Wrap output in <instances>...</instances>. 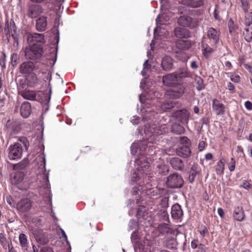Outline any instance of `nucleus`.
Here are the masks:
<instances>
[{
    "label": "nucleus",
    "instance_id": "nucleus-60",
    "mask_svg": "<svg viewBox=\"0 0 252 252\" xmlns=\"http://www.w3.org/2000/svg\"><path fill=\"white\" fill-rule=\"evenodd\" d=\"M206 147V143L204 141H201L199 143L198 149L200 151H202Z\"/></svg>",
    "mask_w": 252,
    "mask_h": 252
},
{
    "label": "nucleus",
    "instance_id": "nucleus-51",
    "mask_svg": "<svg viewBox=\"0 0 252 252\" xmlns=\"http://www.w3.org/2000/svg\"><path fill=\"white\" fill-rule=\"evenodd\" d=\"M4 32L6 35H10V23H9L8 20H6L5 23V26L4 28Z\"/></svg>",
    "mask_w": 252,
    "mask_h": 252
},
{
    "label": "nucleus",
    "instance_id": "nucleus-25",
    "mask_svg": "<svg viewBox=\"0 0 252 252\" xmlns=\"http://www.w3.org/2000/svg\"><path fill=\"white\" fill-rule=\"evenodd\" d=\"M47 18L44 16H41L36 20V28L39 32L44 31L47 27Z\"/></svg>",
    "mask_w": 252,
    "mask_h": 252
},
{
    "label": "nucleus",
    "instance_id": "nucleus-14",
    "mask_svg": "<svg viewBox=\"0 0 252 252\" xmlns=\"http://www.w3.org/2000/svg\"><path fill=\"white\" fill-rule=\"evenodd\" d=\"M35 67L33 62L28 61L23 63L20 66L19 71L23 74H30L32 73Z\"/></svg>",
    "mask_w": 252,
    "mask_h": 252
},
{
    "label": "nucleus",
    "instance_id": "nucleus-53",
    "mask_svg": "<svg viewBox=\"0 0 252 252\" xmlns=\"http://www.w3.org/2000/svg\"><path fill=\"white\" fill-rule=\"evenodd\" d=\"M168 197H164L161 200V205L162 207L167 208L168 206Z\"/></svg>",
    "mask_w": 252,
    "mask_h": 252
},
{
    "label": "nucleus",
    "instance_id": "nucleus-58",
    "mask_svg": "<svg viewBox=\"0 0 252 252\" xmlns=\"http://www.w3.org/2000/svg\"><path fill=\"white\" fill-rule=\"evenodd\" d=\"M130 121L133 125L137 124L139 121V118L136 116H134L131 118Z\"/></svg>",
    "mask_w": 252,
    "mask_h": 252
},
{
    "label": "nucleus",
    "instance_id": "nucleus-62",
    "mask_svg": "<svg viewBox=\"0 0 252 252\" xmlns=\"http://www.w3.org/2000/svg\"><path fill=\"white\" fill-rule=\"evenodd\" d=\"M218 213L220 217L221 218H222L224 215L223 210L221 208H219L218 209Z\"/></svg>",
    "mask_w": 252,
    "mask_h": 252
},
{
    "label": "nucleus",
    "instance_id": "nucleus-63",
    "mask_svg": "<svg viewBox=\"0 0 252 252\" xmlns=\"http://www.w3.org/2000/svg\"><path fill=\"white\" fill-rule=\"evenodd\" d=\"M140 191V189L137 188L135 187L133 189L132 194L133 195H139V192Z\"/></svg>",
    "mask_w": 252,
    "mask_h": 252
},
{
    "label": "nucleus",
    "instance_id": "nucleus-59",
    "mask_svg": "<svg viewBox=\"0 0 252 252\" xmlns=\"http://www.w3.org/2000/svg\"><path fill=\"white\" fill-rule=\"evenodd\" d=\"M245 106L246 108L249 111L252 110V103L250 101L248 100L245 102Z\"/></svg>",
    "mask_w": 252,
    "mask_h": 252
},
{
    "label": "nucleus",
    "instance_id": "nucleus-1",
    "mask_svg": "<svg viewBox=\"0 0 252 252\" xmlns=\"http://www.w3.org/2000/svg\"><path fill=\"white\" fill-rule=\"evenodd\" d=\"M168 130L167 126L163 125L157 126L155 124L148 123L145 125L144 132L145 137L143 140L134 142L131 146V153L133 156H139L146 152H149L150 148L157 144L158 136L165 133Z\"/></svg>",
    "mask_w": 252,
    "mask_h": 252
},
{
    "label": "nucleus",
    "instance_id": "nucleus-34",
    "mask_svg": "<svg viewBox=\"0 0 252 252\" xmlns=\"http://www.w3.org/2000/svg\"><path fill=\"white\" fill-rule=\"evenodd\" d=\"M172 131L176 134H183L185 131L184 127L181 125L174 123L171 126Z\"/></svg>",
    "mask_w": 252,
    "mask_h": 252
},
{
    "label": "nucleus",
    "instance_id": "nucleus-4",
    "mask_svg": "<svg viewBox=\"0 0 252 252\" xmlns=\"http://www.w3.org/2000/svg\"><path fill=\"white\" fill-rule=\"evenodd\" d=\"M187 76V74L183 71L176 72L168 74L162 78V82L164 85L169 87H174L180 84L181 79Z\"/></svg>",
    "mask_w": 252,
    "mask_h": 252
},
{
    "label": "nucleus",
    "instance_id": "nucleus-15",
    "mask_svg": "<svg viewBox=\"0 0 252 252\" xmlns=\"http://www.w3.org/2000/svg\"><path fill=\"white\" fill-rule=\"evenodd\" d=\"M220 32L213 28H210L207 31V37L214 44H217L219 40Z\"/></svg>",
    "mask_w": 252,
    "mask_h": 252
},
{
    "label": "nucleus",
    "instance_id": "nucleus-2",
    "mask_svg": "<svg viewBox=\"0 0 252 252\" xmlns=\"http://www.w3.org/2000/svg\"><path fill=\"white\" fill-rule=\"evenodd\" d=\"M139 100L142 103V108L141 109L142 113V121L144 122L147 121L149 123L150 120L152 121L153 118H155L158 113H162L174 107V103L173 101L169 100L165 103H162L160 105L155 104L156 102L160 103L158 98L156 99L150 95L147 96L144 99L143 94L139 95ZM152 124L151 122H150Z\"/></svg>",
    "mask_w": 252,
    "mask_h": 252
},
{
    "label": "nucleus",
    "instance_id": "nucleus-11",
    "mask_svg": "<svg viewBox=\"0 0 252 252\" xmlns=\"http://www.w3.org/2000/svg\"><path fill=\"white\" fill-rule=\"evenodd\" d=\"M178 24L182 26L194 28L197 25V21L191 17L188 16H180L178 21Z\"/></svg>",
    "mask_w": 252,
    "mask_h": 252
},
{
    "label": "nucleus",
    "instance_id": "nucleus-40",
    "mask_svg": "<svg viewBox=\"0 0 252 252\" xmlns=\"http://www.w3.org/2000/svg\"><path fill=\"white\" fill-rule=\"evenodd\" d=\"M177 243L174 238H170L166 241V247L169 249L173 250L176 248Z\"/></svg>",
    "mask_w": 252,
    "mask_h": 252
},
{
    "label": "nucleus",
    "instance_id": "nucleus-27",
    "mask_svg": "<svg viewBox=\"0 0 252 252\" xmlns=\"http://www.w3.org/2000/svg\"><path fill=\"white\" fill-rule=\"evenodd\" d=\"M6 127L9 131L13 132L14 133H18L21 130L20 125L16 122H11L9 120L6 123Z\"/></svg>",
    "mask_w": 252,
    "mask_h": 252
},
{
    "label": "nucleus",
    "instance_id": "nucleus-10",
    "mask_svg": "<svg viewBox=\"0 0 252 252\" xmlns=\"http://www.w3.org/2000/svg\"><path fill=\"white\" fill-rule=\"evenodd\" d=\"M25 174L22 171L16 172L14 173V175L12 178V182L14 183L17 187L21 189L24 190L26 189L27 187L22 186V185L24 184L23 180L24 179Z\"/></svg>",
    "mask_w": 252,
    "mask_h": 252
},
{
    "label": "nucleus",
    "instance_id": "nucleus-36",
    "mask_svg": "<svg viewBox=\"0 0 252 252\" xmlns=\"http://www.w3.org/2000/svg\"><path fill=\"white\" fill-rule=\"evenodd\" d=\"M224 158L220 159L218 162V164L216 168V171L217 174L221 175L223 173L224 169Z\"/></svg>",
    "mask_w": 252,
    "mask_h": 252
},
{
    "label": "nucleus",
    "instance_id": "nucleus-23",
    "mask_svg": "<svg viewBox=\"0 0 252 252\" xmlns=\"http://www.w3.org/2000/svg\"><path fill=\"white\" fill-rule=\"evenodd\" d=\"M32 112L31 105L29 102H24L21 106L20 113L21 116L25 118L28 117Z\"/></svg>",
    "mask_w": 252,
    "mask_h": 252
},
{
    "label": "nucleus",
    "instance_id": "nucleus-9",
    "mask_svg": "<svg viewBox=\"0 0 252 252\" xmlns=\"http://www.w3.org/2000/svg\"><path fill=\"white\" fill-rule=\"evenodd\" d=\"M27 40L31 46H36V44L44 43V35L41 33H31L28 35Z\"/></svg>",
    "mask_w": 252,
    "mask_h": 252
},
{
    "label": "nucleus",
    "instance_id": "nucleus-44",
    "mask_svg": "<svg viewBox=\"0 0 252 252\" xmlns=\"http://www.w3.org/2000/svg\"><path fill=\"white\" fill-rule=\"evenodd\" d=\"M228 26L229 28V31L230 33H232L237 29V27L234 25V21L232 19H229L228 21Z\"/></svg>",
    "mask_w": 252,
    "mask_h": 252
},
{
    "label": "nucleus",
    "instance_id": "nucleus-3",
    "mask_svg": "<svg viewBox=\"0 0 252 252\" xmlns=\"http://www.w3.org/2000/svg\"><path fill=\"white\" fill-rule=\"evenodd\" d=\"M170 2V0H160V9L162 13L159 14L156 19L157 27L154 29L155 39L158 38V36L160 39H164L167 37L168 32L166 31H164V30L162 31L160 26L168 23L170 18L169 15L166 14H168L166 12V11H169Z\"/></svg>",
    "mask_w": 252,
    "mask_h": 252
},
{
    "label": "nucleus",
    "instance_id": "nucleus-28",
    "mask_svg": "<svg viewBox=\"0 0 252 252\" xmlns=\"http://www.w3.org/2000/svg\"><path fill=\"white\" fill-rule=\"evenodd\" d=\"M27 81L30 87H35L38 84L39 79L35 73H31L28 76Z\"/></svg>",
    "mask_w": 252,
    "mask_h": 252
},
{
    "label": "nucleus",
    "instance_id": "nucleus-30",
    "mask_svg": "<svg viewBox=\"0 0 252 252\" xmlns=\"http://www.w3.org/2000/svg\"><path fill=\"white\" fill-rule=\"evenodd\" d=\"M142 159H144V158H135L134 163L138 165L136 167V169L137 170L145 172L147 171V169H148V163L147 162H145L143 163H141V164H140L142 161Z\"/></svg>",
    "mask_w": 252,
    "mask_h": 252
},
{
    "label": "nucleus",
    "instance_id": "nucleus-54",
    "mask_svg": "<svg viewBox=\"0 0 252 252\" xmlns=\"http://www.w3.org/2000/svg\"><path fill=\"white\" fill-rule=\"evenodd\" d=\"M16 26L13 21H10V34L14 36V34L16 33Z\"/></svg>",
    "mask_w": 252,
    "mask_h": 252
},
{
    "label": "nucleus",
    "instance_id": "nucleus-57",
    "mask_svg": "<svg viewBox=\"0 0 252 252\" xmlns=\"http://www.w3.org/2000/svg\"><path fill=\"white\" fill-rule=\"evenodd\" d=\"M224 66L226 70H230L232 68V65L229 61H226L224 63Z\"/></svg>",
    "mask_w": 252,
    "mask_h": 252
},
{
    "label": "nucleus",
    "instance_id": "nucleus-17",
    "mask_svg": "<svg viewBox=\"0 0 252 252\" xmlns=\"http://www.w3.org/2000/svg\"><path fill=\"white\" fill-rule=\"evenodd\" d=\"M189 113L186 110H181L175 113V117L178 121L182 124H187L189 121Z\"/></svg>",
    "mask_w": 252,
    "mask_h": 252
},
{
    "label": "nucleus",
    "instance_id": "nucleus-50",
    "mask_svg": "<svg viewBox=\"0 0 252 252\" xmlns=\"http://www.w3.org/2000/svg\"><path fill=\"white\" fill-rule=\"evenodd\" d=\"M240 187L243 188L244 189L250 190L252 189V185L250 184L248 181L244 180L243 182L242 185L240 186Z\"/></svg>",
    "mask_w": 252,
    "mask_h": 252
},
{
    "label": "nucleus",
    "instance_id": "nucleus-47",
    "mask_svg": "<svg viewBox=\"0 0 252 252\" xmlns=\"http://www.w3.org/2000/svg\"><path fill=\"white\" fill-rule=\"evenodd\" d=\"M19 60V57L17 54L13 53L11 56V64L13 66H15L17 65V61Z\"/></svg>",
    "mask_w": 252,
    "mask_h": 252
},
{
    "label": "nucleus",
    "instance_id": "nucleus-13",
    "mask_svg": "<svg viewBox=\"0 0 252 252\" xmlns=\"http://www.w3.org/2000/svg\"><path fill=\"white\" fill-rule=\"evenodd\" d=\"M32 207V203L28 198L21 199L17 204V209L22 213L29 211Z\"/></svg>",
    "mask_w": 252,
    "mask_h": 252
},
{
    "label": "nucleus",
    "instance_id": "nucleus-12",
    "mask_svg": "<svg viewBox=\"0 0 252 252\" xmlns=\"http://www.w3.org/2000/svg\"><path fill=\"white\" fill-rule=\"evenodd\" d=\"M9 158L14 157L15 158H21L22 155L23 148L21 145L17 143L9 147Z\"/></svg>",
    "mask_w": 252,
    "mask_h": 252
},
{
    "label": "nucleus",
    "instance_id": "nucleus-35",
    "mask_svg": "<svg viewBox=\"0 0 252 252\" xmlns=\"http://www.w3.org/2000/svg\"><path fill=\"white\" fill-rule=\"evenodd\" d=\"M29 162L28 158H24L22 161L19 162L18 163L13 164V169H22L27 166Z\"/></svg>",
    "mask_w": 252,
    "mask_h": 252
},
{
    "label": "nucleus",
    "instance_id": "nucleus-37",
    "mask_svg": "<svg viewBox=\"0 0 252 252\" xmlns=\"http://www.w3.org/2000/svg\"><path fill=\"white\" fill-rule=\"evenodd\" d=\"M197 173V167L195 165H193L190 170L189 177V180L190 183H192L194 182Z\"/></svg>",
    "mask_w": 252,
    "mask_h": 252
},
{
    "label": "nucleus",
    "instance_id": "nucleus-20",
    "mask_svg": "<svg viewBox=\"0 0 252 252\" xmlns=\"http://www.w3.org/2000/svg\"><path fill=\"white\" fill-rule=\"evenodd\" d=\"M183 215L181 206L178 203L173 205L171 208V216L174 219H179Z\"/></svg>",
    "mask_w": 252,
    "mask_h": 252
},
{
    "label": "nucleus",
    "instance_id": "nucleus-41",
    "mask_svg": "<svg viewBox=\"0 0 252 252\" xmlns=\"http://www.w3.org/2000/svg\"><path fill=\"white\" fill-rule=\"evenodd\" d=\"M236 2L241 4V7L244 12L249 10L250 7L249 0H236Z\"/></svg>",
    "mask_w": 252,
    "mask_h": 252
},
{
    "label": "nucleus",
    "instance_id": "nucleus-7",
    "mask_svg": "<svg viewBox=\"0 0 252 252\" xmlns=\"http://www.w3.org/2000/svg\"><path fill=\"white\" fill-rule=\"evenodd\" d=\"M172 87V88L167 90L165 93V95L169 98L176 99L179 98L184 93L185 88L182 85Z\"/></svg>",
    "mask_w": 252,
    "mask_h": 252
},
{
    "label": "nucleus",
    "instance_id": "nucleus-8",
    "mask_svg": "<svg viewBox=\"0 0 252 252\" xmlns=\"http://www.w3.org/2000/svg\"><path fill=\"white\" fill-rule=\"evenodd\" d=\"M42 53V48L39 45L37 46H31L25 50V56L27 58L35 60L39 58Z\"/></svg>",
    "mask_w": 252,
    "mask_h": 252
},
{
    "label": "nucleus",
    "instance_id": "nucleus-64",
    "mask_svg": "<svg viewBox=\"0 0 252 252\" xmlns=\"http://www.w3.org/2000/svg\"><path fill=\"white\" fill-rule=\"evenodd\" d=\"M197 252H206L205 247L204 246L201 245L199 246Z\"/></svg>",
    "mask_w": 252,
    "mask_h": 252
},
{
    "label": "nucleus",
    "instance_id": "nucleus-56",
    "mask_svg": "<svg viewBox=\"0 0 252 252\" xmlns=\"http://www.w3.org/2000/svg\"><path fill=\"white\" fill-rule=\"evenodd\" d=\"M180 143L182 144H188L189 140L187 137H181L179 139Z\"/></svg>",
    "mask_w": 252,
    "mask_h": 252
},
{
    "label": "nucleus",
    "instance_id": "nucleus-61",
    "mask_svg": "<svg viewBox=\"0 0 252 252\" xmlns=\"http://www.w3.org/2000/svg\"><path fill=\"white\" fill-rule=\"evenodd\" d=\"M208 231V230L206 226H204L203 227V229L199 230V233L201 235V236L204 237L205 236L206 233H207Z\"/></svg>",
    "mask_w": 252,
    "mask_h": 252
},
{
    "label": "nucleus",
    "instance_id": "nucleus-55",
    "mask_svg": "<svg viewBox=\"0 0 252 252\" xmlns=\"http://www.w3.org/2000/svg\"><path fill=\"white\" fill-rule=\"evenodd\" d=\"M6 200L7 203L12 207H14L13 200L10 195H7L6 197Z\"/></svg>",
    "mask_w": 252,
    "mask_h": 252
},
{
    "label": "nucleus",
    "instance_id": "nucleus-33",
    "mask_svg": "<svg viewBox=\"0 0 252 252\" xmlns=\"http://www.w3.org/2000/svg\"><path fill=\"white\" fill-rule=\"evenodd\" d=\"M20 245L22 248L27 249L29 246V243L27 236L24 233H21L19 236Z\"/></svg>",
    "mask_w": 252,
    "mask_h": 252
},
{
    "label": "nucleus",
    "instance_id": "nucleus-32",
    "mask_svg": "<svg viewBox=\"0 0 252 252\" xmlns=\"http://www.w3.org/2000/svg\"><path fill=\"white\" fill-rule=\"evenodd\" d=\"M176 47L181 50L188 49L190 46V43L188 40H178L176 42Z\"/></svg>",
    "mask_w": 252,
    "mask_h": 252
},
{
    "label": "nucleus",
    "instance_id": "nucleus-38",
    "mask_svg": "<svg viewBox=\"0 0 252 252\" xmlns=\"http://www.w3.org/2000/svg\"><path fill=\"white\" fill-rule=\"evenodd\" d=\"M35 238L37 242L40 244L45 245L48 242L47 237L43 234H39Z\"/></svg>",
    "mask_w": 252,
    "mask_h": 252
},
{
    "label": "nucleus",
    "instance_id": "nucleus-16",
    "mask_svg": "<svg viewBox=\"0 0 252 252\" xmlns=\"http://www.w3.org/2000/svg\"><path fill=\"white\" fill-rule=\"evenodd\" d=\"M212 108L218 115H223L225 112L224 105L217 99H214L213 100Z\"/></svg>",
    "mask_w": 252,
    "mask_h": 252
},
{
    "label": "nucleus",
    "instance_id": "nucleus-48",
    "mask_svg": "<svg viewBox=\"0 0 252 252\" xmlns=\"http://www.w3.org/2000/svg\"><path fill=\"white\" fill-rule=\"evenodd\" d=\"M236 161L234 158H231L230 161L228 162V166L231 172L233 171L235 168Z\"/></svg>",
    "mask_w": 252,
    "mask_h": 252
},
{
    "label": "nucleus",
    "instance_id": "nucleus-22",
    "mask_svg": "<svg viewBox=\"0 0 252 252\" xmlns=\"http://www.w3.org/2000/svg\"><path fill=\"white\" fill-rule=\"evenodd\" d=\"M174 34L178 38H186L190 36L189 32L183 28L177 27L174 30Z\"/></svg>",
    "mask_w": 252,
    "mask_h": 252
},
{
    "label": "nucleus",
    "instance_id": "nucleus-24",
    "mask_svg": "<svg viewBox=\"0 0 252 252\" xmlns=\"http://www.w3.org/2000/svg\"><path fill=\"white\" fill-rule=\"evenodd\" d=\"M42 12V9L40 5L37 4L32 5L29 9L28 15L33 18L36 17Z\"/></svg>",
    "mask_w": 252,
    "mask_h": 252
},
{
    "label": "nucleus",
    "instance_id": "nucleus-49",
    "mask_svg": "<svg viewBox=\"0 0 252 252\" xmlns=\"http://www.w3.org/2000/svg\"><path fill=\"white\" fill-rule=\"evenodd\" d=\"M0 243L4 249H7V247L9 248V244H12L11 242L8 241L6 238L4 239L2 238V240L0 241Z\"/></svg>",
    "mask_w": 252,
    "mask_h": 252
},
{
    "label": "nucleus",
    "instance_id": "nucleus-43",
    "mask_svg": "<svg viewBox=\"0 0 252 252\" xmlns=\"http://www.w3.org/2000/svg\"><path fill=\"white\" fill-rule=\"evenodd\" d=\"M149 60H147L145 61L144 64H143V69L142 71H141V74L143 76H145L147 74V71L149 69L150 65L148 64Z\"/></svg>",
    "mask_w": 252,
    "mask_h": 252
},
{
    "label": "nucleus",
    "instance_id": "nucleus-26",
    "mask_svg": "<svg viewBox=\"0 0 252 252\" xmlns=\"http://www.w3.org/2000/svg\"><path fill=\"white\" fill-rule=\"evenodd\" d=\"M176 154L181 158H188L190 156L191 151L189 147L182 146L176 149Z\"/></svg>",
    "mask_w": 252,
    "mask_h": 252
},
{
    "label": "nucleus",
    "instance_id": "nucleus-46",
    "mask_svg": "<svg viewBox=\"0 0 252 252\" xmlns=\"http://www.w3.org/2000/svg\"><path fill=\"white\" fill-rule=\"evenodd\" d=\"M245 13V20L247 24H250L252 22V11L249 12L248 10Z\"/></svg>",
    "mask_w": 252,
    "mask_h": 252
},
{
    "label": "nucleus",
    "instance_id": "nucleus-19",
    "mask_svg": "<svg viewBox=\"0 0 252 252\" xmlns=\"http://www.w3.org/2000/svg\"><path fill=\"white\" fill-rule=\"evenodd\" d=\"M161 64L164 70L169 71L173 68V60L170 56H165L162 58Z\"/></svg>",
    "mask_w": 252,
    "mask_h": 252
},
{
    "label": "nucleus",
    "instance_id": "nucleus-39",
    "mask_svg": "<svg viewBox=\"0 0 252 252\" xmlns=\"http://www.w3.org/2000/svg\"><path fill=\"white\" fill-rule=\"evenodd\" d=\"M244 38L246 41L250 42L252 40V28H246L243 32Z\"/></svg>",
    "mask_w": 252,
    "mask_h": 252
},
{
    "label": "nucleus",
    "instance_id": "nucleus-6",
    "mask_svg": "<svg viewBox=\"0 0 252 252\" xmlns=\"http://www.w3.org/2000/svg\"><path fill=\"white\" fill-rule=\"evenodd\" d=\"M166 184L169 188L179 189L183 186L184 180L180 174L174 173L168 176Z\"/></svg>",
    "mask_w": 252,
    "mask_h": 252
},
{
    "label": "nucleus",
    "instance_id": "nucleus-31",
    "mask_svg": "<svg viewBox=\"0 0 252 252\" xmlns=\"http://www.w3.org/2000/svg\"><path fill=\"white\" fill-rule=\"evenodd\" d=\"M202 48L203 55L206 59L208 58L215 50L206 43H202Z\"/></svg>",
    "mask_w": 252,
    "mask_h": 252
},
{
    "label": "nucleus",
    "instance_id": "nucleus-29",
    "mask_svg": "<svg viewBox=\"0 0 252 252\" xmlns=\"http://www.w3.org/2000/svg\"><path fill=\"white\" fill-rule=\"evenodd\" d=\"M170 162L172 166L177 170H182L184 168V164L181 158H171Z\"/></svg>",
    "mask_w": 252,
    "mask_h": 252
},
{
    "label": "nucleus",
    "instance_id": "nucleus-42",
    "mask_svg": "<svg viewBox=\"0 0 252 252\" xmlns=\"http://www.w3.org/2000/svg\"><path fill=\"white\" fill-rule=\"evenodd\" d=\"M195 81L197 84V89L200 91L204 88L203 80L199 76H196Z\"/></svg>",
    "mask_w": 252,
    "mask_h": 252
},
{
    "label": "nucleus",
    "instance_id": "nucleus-52",
    "mask_svg": "<svg viewBox=\"0 0 252 252\" xmlns=\"http://www.w3.org/2000/svg\"><path fill=\"white\" fill-rule=\"evenodd\" d=\"M230 80L235 83H238L240 81V78L238 75L235 74H231L230 76Z\"/></svg>",
    "mask_w": 252,
    "mask_h": 252
},
{
    "label": "nucleus",
    "instance_id": "nucleus-18",
    "mask_svg": "<svg viewBox=\"0 0 252 252\" xmlns=\"http://www.w3.org/2000/svg\"><path fill=\"white\" fill-rule=\"evenodd\" d=\"M158 230L160 233L162 234H173L176 233L174 229L171 228L169 224L165 223L160 224L158 226Z\"/></svg>",
    "mask_w": 252,
    "mask_h": 252
},
{
    "label": "nucleus",
    "instance_id": "nucleus-21",
    "mask_svg": "<svg viewBox=\"0 0 252 252\" xmlns=\"http://www.w3.org/2000/svg\"><path fill=\"white\" fill-rule=\"evenodd\" d=\"M233 217L234 220L239 221H242L245 219V215L242 207L237 206L235 207Z\"/></svg>",
    "mask_w": 252,
    "mask_h": 252
},
{
    "label": "nucleus",
    "instance_id": "nucleus-45",
    "mask_svg": "<svg viewBox=\"0 0 252 252\" xmlns=\"http://www.w3.org/2000/svg\"><path fill=\"white\" fill-rule=\"evenodd\" d=\"M159 168V172L163 175L166 174L168 172V167L166 165H160L158 166Z\"/></svg>",
    "mask_w": 252,
    "mask_h": 252
},
{
    "label": "nucleus",
    "instance_id": "nucleus-5",
    "mask_svg": "<svg viewBox=\"0 0 252 252\" xmlns=\"http://www.w3.org/2000/svg\"><path fill=\"white\" fill-rule=\"evenodd\" d=\"M49 94L48 95L47 94H44L41 92H38L37 94L34 91L32 90H26L21 93V95L26 99L30 100H37L36 96L41 97L43 96V98H39L38 99L39 101L41 102L48 103L50 101L51 98V89H49Z\"/></svg>",
    "mask_w": 252,
    "mask_h": 252
}]
</instances>
